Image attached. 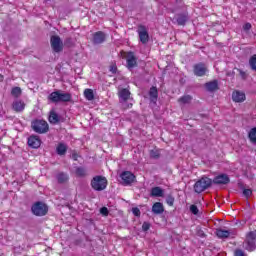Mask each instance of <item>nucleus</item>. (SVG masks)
<instances>
[{"label":"nucleus","mask_w":256,"mask_h":256,"mask_svg":"<svg viewBox=\"0 0 256 256\" xmlns=\"http://www.w3.org/2000/svg\"><path fill=\"white\" fill-rule=\"evenodd\" d=\"M72 99L73 96L71 93H65L61 90L54 91L48 96V101H50V103H70Z\"/></svg>","instance_id":"1"},{"label":"nucleus","mask_w":256,"mask_h":256,"mask_svg":"<svg viewBox=\"0 0 256 256\" xmlns=\"http://www.w3.org/2000/svg\"><path fill=\"white\" fill-rule=\"evenodd\" d=\"M120 178L122 180V185H133L135 183V174L131 171H124L120 174Z\"/></svg>","instance_id":"9"},{"label":"nucleus","mask_w":256,"mask_h":256,"mask_svg":"<svg viewBox=\"0 0 256 256\" xmlns=\"http://www.w3.org/2000/svg\"><path fill=\"white\" fill-rule=\"evenodd\" d=\"M248 138L250 140V143L256 144V127L250 129L248 133Z\"/></svg>","instance_id":"28"},{"label":"nucleus","mask_w":256,"mask_h":256,"mask_svg":"<svg viewBox=\"0 0 256 256\" xmlns=\"http://www.w3.org/2000/svg\"><path fill=\"white\" fill-rule=\"evenodd\" d=\"M244 249H246V251H255L256 231H250L246 234V239L244 241Z\"/></svg>","instance_id":"4"},{"label":"nucleus","mask_w":256,"mask_h":256,"mask_svg":"<svg viewBox=\"0 0 256 256\" xmlns=\"http://www.w3.org/2000/svg\"><path fill=\"white\" fill-rule=\"evenodd\" d=\"M213 182L216 185H227L229 183V176L222 174L214 178Z\"/></svg>","instance_id":"18"},{"label":"nucleus","mask_w":256,"mask_h":256,"mask_svg":"<svg viewBox=\"0 0 256 256\" xmlns=\"http://www.w3.org/2000/svg\"><path fill=\"white\" fill-rule=\"evenodd\" d=\"M244 31H249L251 29V23H246L243 26Z\"/></svg>","instance_id":"40"},{"label":"nucleus","mask_w":256,"mask_h":256,"mask_svg":"<svg viewBox=\"0 0 256 256\" xmlns=\"http://www.w3.org/2000/svg\"><path fill=\"white\" fill-rule=\"evenodd\" d=\"M187 15L186 14H178L176 16V21L178 25H185L187 23Z\"/></svg>","instance_id":"25"},{"label":"nucleus","mask_w":256,"mask_h":256,"mask_svg":"<svg viewBox=\"0 0 256 256\" xmlns=\"http://www.w3.org/2000/svg\"><path fill=\"white\" fill-rule=\"evenodd\" d=\"M165 191L161 187H154L151 189V197H163Z\"/></svg>","instance_id":"21"},{"label":"nucleus","mask_w":256,"mask_h":256,"mask_svg":"<svg viewBox=\"0 0 256 256\" xmlns=\"http://www.w3.org/2000/svg\"><path fill=\"white\" fill-rule=\"evenodd\" d=\"M56 152L58 155H65L67 153V145H65L64 143L58 144Z\"/></svg>","instance_id":"27"},{"label":"nucleus","mask_w":256,"mask_h":256,"mask_svg":"<svg viewBox=\"0 0 256 256\" xmlns=\"http://www.w3.org/2000/svg\"><path fill=\"white\" fill-rule=\"evenodd\" d=\"M240 75H241V77H243V79H245V77H247V74L244 71H240Z\"/></svg>","instance_id":"43"},{"label":"nucleus","mask_w":256,"mask_h":256,"mask_svg":"<svg viewBox=\"0 0 256 256\" xmlns=\"http://www.w3.org/2000/svg\"><path fill=\"white\" fill-rule=\"evenodd\" d=\"M3 81V75H0V83Z\"/></svg>","instance_id":"45"},{"label":"nucleus","mask_w":256,"mask_h":256,"mask_svg":"<svg viewBox=\"0 0 256 256\" xmlns=\"http://www.w3.org/2000/svg\"><path fill=\"white\" fill-rule=\"evenodd\" d=\"M100 213L101 215H104V217H107V215H109V209H107V207H102Z\"/></svg>","instance_id":"37"},{"label":"nucleus","mask_w":256,"mask_h":256,"mask_svg":"<svg viewBox=\"0 0 256 256\" xmlns=\"http://www.w3.org/2000/svg\"><path fill=\"white\" fill-rule=\"evenodd\" d=\"M12 109L16 113H21V111H25V102H23L21 100L14 101L12 104Z\"/></svg>","instance_id":"17"},{"label":"nucleus","mask_w":256,"mask_h":256,"mask_svg":"<svg viewBox=\"0 0 256 256\" xmlns=\"http://www.w3.org/2000/svg\"><path fill=\"white\" fill-rule=\"evenodd\" d=\"M21 88L19 87H14L12 88V91H11V95H13V97H21Z\"/></svg>","instance_id":"32"},{"label":"nucleus","mask_w":256,"mask_h":256,"mask_svg":"<svg viewBox=\"0 0 256 256\" xmlns=\"http://www.w3.org/2000/svg\"><path fill=\"white\" fill-rule=\"evenodd\" d=\"M76 175L77 177H85L87 175V170H85L83 167H78L76 169Z\"/></svg>","instance_id":"29"},{"label":"nucleus","mask_w":256,"mask_h":256,"mask_svg":"<svg viewBox=\"0 0 256 256\" xmlns=\"http://www.w3.org/2000/svg\"><path fill=\"white\" fill-rule=\"evenodd\" d=\"M50 45L54 53H61L63 51V40L58 35L51 36Z\"/></svg>","instance_id":"8"},{"label":"nucleus","mask_w":256,"mask_h":256,"mask_svg":"<svg viewBox=\"0 0 256 256\" xmlns=\"http://www.w3.org/2000/svg\"><path fill=\"white\" fill-rule=\"evenodd\" d=\"M151 159H159L161 157V152L158 149H154L150 151Z\"/></svg>","instance_id":"30"},{"label":"nucleus","mask_w":256,"mask_h":256,"mask_svg":"<svg viewBox=\"0 0 256 256\" xmlns=\"http://www.w3.org/2000/svg\"><path fill=\"white\" fill-rule=\"evenodd\" d=\"M49 122L52 123V125H57V123H59V115L56 114L55 111L50 112Z\"/></svg>","instance_id":"23"},{"label":"nucleus","mask_w":256,"mask_h":256,"mask_svg":"<svg viewBox=\"0 0 256 256\" xmlns=\"http://www.w3.org/2000/svg\"><path fill=\"white\" fill-rule=\"evenodd\" d=\"M84 97L87 101H93L95 99V94H93V90L87 88L84 90Z\"/></svg>","instance_id":"26"},{"label":"nucleus","mask_w":256,"mask_h":256,"mask_svg":"<svg viewBox=\"0 0 256 256\" xmlns=\"http://www.w3.org/2000/svg\"><path fill=\"white\" fill-rule=\"evenodd\" d=\"M132 213H133L136 217H139V215H141V210H139V208H133V209H132Z\"/></svg>","instance_id":"39"},{"label":"nucleus","mask_w":256,"mask_h":256,"mask_svg":"<svg viewBox=\"0 0 256 256\" xmlns=\"http://www.w3.org/2000/svg\"><path fill=\"white\" fill-rule=\"evenodd\" d=\"M193 71L196 77H205L209 70L207 69V65H205L204 63H198L194 65Z\"/></svg>","instance_id":"11"},{"label":"nucleus","mask_w":256,"mask_h":256,"mask_svg":"<svg viewBox=\"0 0 256 256\" xmlns=\"http://www.w3.org/2000/svg\"><path fill=\"white\" fill-rule=\"evenodd\" d=\"M72 159H74V161H77V154H72Z\"/></svg>","instance_id":"44"},{"label":"nucleus","mask_w":256,"mask_h":256,"mask_svg":"<svg viewBox=\"0 0 256 256\" xmlns=\"http://www.w3.org/2000/svg\"><path fill=\"white\" fill-rule=\"evenodd\" d=\"M28 145L32 149H39L41 147V138L39 136L32 135L28 138Z\"/></svg>","instance_id":"12"},{"label":"nucleus","mask_w":256,"mask_h":256,"mask_svg":"<svg viewBox=\"0 0 256 256\" xmlns=\"http://www.w3.org/2000/svg\"><path fill=\"white\" fill-rule=\"evenodd\" d=\"M166 203L167 205H169L170 207H173V204L175 203V198H173V196H168L166 198Z\"/></svg>","instance_id":"34"},{"label":"nucleus","mask_w":256,"mask_h":256,"mask_svg":"<svg viewBox=\"0 0 256 256\" xmlns=\"http://www.w3.org/2000/svg\"><path fill=\"white\" fill-rule=\"evenodd\" d=\"M190 211H191V213H193V215H197L199 213V208H197L196 205H191Z\"/></svg>","instance_id":"35"},{"label":"nucleus","mask_w":256,"mask_h":256,"mask_svg":"<svg viewBox=\"0 0 256 256\" xmlns=\"http://www.w3.org/2000/svg\"><path fill=\"white\" fill-rule=\"evenodd\" d=\"M128 69H133V67H137V58L133 52H129L126 58Z\"/></svg>","instance_id":"16"},{"label":"nucleus","mask_w":256,"mask_h":256,"mask_svg":"<svg viewBox=\"0 0 256 256\" xmlns=\"http://www.w3.org/2000/svg\"><path fill=\"white\" fill-rule=\"evenodd\" d=\"M31 127L35 133L43 134L49 131V124L45 120H34L31 123Z\"/></svg>","instance_id":"5"},{"label":"nucleus","mask_w":256,"mask_h":256,"mask_svg":"<svg viewBox=\"0 0 256 256\" xmlns=\"http://www.w3.org/2000/svg\"><path fill=\"white\" fill-rule=\"evenodd\" d=\"M149 95L152 103H157V97L159 96V92L157 91L156 87L150 88Z\"/></svg>","instance_id":"22"},{"label":"nucleus","mask_w":256,"mask_h":256,"mask_svg":"<svg viewBox=\"0 0 256 256\" xmlns=\"http://www.w3.org/2000/svg\"><path fill=\"white\" fill-rule=\"evenodd\" d=\"M212 183L213 181L211 180V178L202 177L194 184L195 193H203V191L211 187Z\"/></svg>","instance_id":"3"},{"label":"nucleus","mask_w":256,"mask_h":256,"mask_svg":"<svg viewBox=\"0 0 256 256\" xmlns=\"http://www.w3.org/2000/svg\"><path fill=\"white\" fill-rule=\"evenodd\" d=\"M31 211L33 215H36V217H44V215L49 211V208L47 207V204L43 202H36L31 207Z\"/></svg>","instance_id":"6"},{"label":"nucleus","mask_w":256,"mask_h":256,"mask_svg":"<svg viewBox=\"0 0 256 256\" xmlns=\"http://www.w3.org/2000/svg\"><path fill=\"white\" fill-rule=\"evenodd\" d=\"M94 191H105L107 189V178L105 176H95L90 183Z\"/></svg>","instance_id":"2"},{"label":"nucleus","mask_w":256,"mask_h":256,"mask_svg":"<svg viewBox=\"0 0 256 256\" xmlns=\"http://www.w3.org/2000/svg\"><path fill=\"white\" fill-rule=\"evenodd\" d=\"M216 235L219 239H227L231 235H235V232L229 230L218 229L216 230Z\"/></svg>","instance_id":"19"},{"label":"nucleus","mask_w":256,"mask_h":256,"mask_svg":"<svg viewBox=\"0 0 256 256\" xmlns=\"http://www.w3.org/2000/svg\"><path fill=\"white\" fill-rule=\"evenodd\" d=\"M56 179H57L58 183H67V181H69V175L61 172V173L57 174Z\"/></svg>","instance_id":"24"},{"label":"nucleus","mask_w":256,"mask_h":256,"mask_svg":"<svg viewBox=\"0 0 256 256\" xmlns=\"http://www.w3.org/2000/svg\"><path fill=\"white\" fill-rule=\"evenodd\" d=\"M249 65L252 69V71H256V54L253 55L249 60Z\"/></svg>","instance_id":"31"},{"label":"nucleus","mask_w":256,"mask_h":256,"mask_svg":"<svg viewBox=\"0 0 256 256\" xmlns=\"http://www.w3.org/2000/svg\"><path fill=\"white\" fill-rule=\"evenodd\" d=\"M105 42V33L98 31L93 34L92 43L94 45H101V43Z\"/></svg>","instance_id":"14"},{"label":"nucleus","mask_w":256,"mask_h":256,"mask_svg":"<svg viewBox=\"0 0 256 256\" xmlns=\"http://www.w3.org/2000/svg\"><path fill=\"white\" fill-rule=\"evenodd\" d=\"M234 255H235V256H247V255L245 254V252H244L243 250H241V249L235 250V251H234Z\"/></svg>","instance_id":"38"},{"label":"nucleus","mask_w":256,"mask_h":256,"mask_svg":"<svg viewBox=\"0 0 256 256\" xmlns=\"http://www.w3.org/2000/svg\"><path fill=\"white\" fill-rule=\"evenodd\" d=\"M243 195L248 197H251V195H253V191L251 189H244L243 190Z\"/></svg>","instance_id":"36"},{"label":"nucleus","mask_w":256,"mask_h":256,"mask_svg":"<svg viewBox=\"0 0 256 256\" xmlns=\"http://www.w3.org/2000/svg\"><path fill=\"white\" fill-rule=\"evenodd\" d=\"M152 213H154V215H163V213H165L163 203L155 202L152 206Z\"/></svg>","instance_id":"15"},{"label":"nucleus","mask_w":256,"mask_h":256,"mask_svg":"<svg viewBox=\"0 0 256 256\" xmlns=\"http://www.w3.org/2000/svg\"><path fill=\"white\" fill-rule=\"evenodd\" d=\"M137 33L141 43L147 45L149 43V32H147V28L144 25H140L138 26Z\"/></svg>","instance_id":"10"},{"label":"nucleus","mask_w":256,"mask_h":256,"mask_svg":"<svg viewBox=\"0 0 256 256\" xmlns=\"http://www.w3.org/2000/svg\"><path fill=\"white\" fill-rule=\"evenodd\" d=\"M142 229H143V231H149V224L144 223V224L142 225Z\"/></svg>","instance_id":"42"},{"label":"nucleus","mask_w":256,"mask_h":256,"mask_svg":"<svg viewBox=\"0 0 256 256\" xmlns=\"http://www.w3.org/2000/svg\"><path fill=\"white\" fill-rule=\"evenodd\" d=\"M245 99H247V97L245 96L244 92H242V91L235 90L232 93V101H234V103H243V101H245Z\"/></svg>","instance_id":"13"},{"label":"nucleus","mask_w":256,"mask_h":256,"mask_svg":"<svg viewBox=\"0 0 256 256\" xmlns=\"http://www.w3.org/2000/svg\"><path fill=\"white\" fill-rule=\"evenodd\" d=\"M110 71L111 73H117V66L116 65L110 66Z\"/></svg>","instance_id":"41"},{"label":"nucleus","mask_w":256,"mask_h":256,"mask_svg":"<svg viewBox=\"0 0 256 256\" xmlns=\"http://www.w3.org/2000/svg\"><path fill=\"white\" fill-rule=\"evenodd\" d=\"M192 99L193 98L190 95H186L179 99V103H183V104L191 103Z\"/></svg>","instance_id":"33"},{"label":"nucleus","mask_w":256,"mask_h":256,"mask_svg":"<svg viewBox=\"0 0 256 256\" xmlns=\"http://www.w3.org/2000/svg\"><path fill=\"white\" fill-rule=\"evenodd\" d=\"M119 97L121 99V104L123 109H131L133 107V103H128L129 99H131V92L128 89H122L119 92Z\"/></svg>","instance_id":"7"},{"label":"nucleus","mask_w":256,"mask_h":256,"mask_svg":"<svg viewBox=\"0 0 256 256\" xmlns=\"http://www.w3.org/2000/svg\"><path fill=\"white\" fill-rule=\"evenodd\" d=\"M205 88L207 91H217V89H219V82H217V80L207 82Z\"/></svg>","instance_id":"20"}]
</instances>
